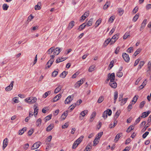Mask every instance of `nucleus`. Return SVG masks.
<instances>
[{
	"label": "nucleus",
	"mask_w": 151,
	"mask_h": 151,
	"mask_svg": "<svg viewBox=\"0 0 151 151\" xmlns=\"http://www.w3.org/2000/svg\"><path fill=\"white\" fill-rule=\"evenodd\" d=\"M37 100V98L35 97H30L26 98L24 101L28 103L33 104Z\"/></svg>",
	"instance_id": "nucleus-1"
},
{
	"label": "nucleus",
	"mask_w": 151,
	"mask_h": 151,
	"mask_svg": "<svg viewBox=\"0 0 151 151\" xmlns=\"http://www.w3.org/2000/svg\"><path fill=\"white\" fill-rule=\"evenodd\" d=\"M62 50V48H59V47H57L55 48H54L53 51V55H51L50 57H54V56L58 55Z\"/></svg>",
	"instance_id": "nucleus-2"
},
{
	"label": "nucleus",
	"mask_w": 151,
	"mask_h": 151,
	"mask_svg": "<svg viewBox=\"0 0 151 151\" xmlns=\"http://www.w3.org/2000/svg\"><path fill=\"white\" fill-rule=\"evenodd\" d=\"M74 96L73 95L70 96H69L66 99L65 101V104H68L70 103L71 101H72L73 100Z\"/></svg>",
	"instance_id": "nucleus-3"
},
{
	"label": "nucleus",
	"mask_w": 151,
	"mask_h": 151,
	"mask_svg": "<svg viewBox=\"0 0 151 151\" xmlns=\"http://www.w3.org/2000/svg\"><path fill=\"white\" fill-rule=\"evenodd\" d=\"M41 143L39 142L35 143L31 147V149L34 150L38 148L40 145Z\"/></svg>",
	"instance_id": "nucleus-4"
},
{
	"label": "nucleus",
	"mask_w": 151,
	"mask_h": 151,
	"mask_svg": "<svg viewBox=\"0 0 151 151\" xmlns=\"http://www.w3.org/2000/svg\"><path fill=\"white\" fill-rule=\"evenodd\" d=\"M108 76L110 78V82L114 81V79L115 78V74L114 73H109Z\"/></svg>",
	"instance_id": "nucleus-5"
},
{
	"label": "nucleus",
	"mask_w": 151,
	"mask_h": 151,
	"mask_svg": "<svg viewBox=\"0 0 151 151\" xmlns=\"http://www.w3.org/2000/svg\"><path fill=\"white\" fill-rule=\"evenodd\" d=\"M14 83V81H12L11 82L10 85L6 88V90L7 91H9L12 90L13 87Z\"/></svg>",
	"instance_id": "nucleus-6"
},
{
	"label": "nucleus",
	"mask_w": 151,
	"mask_h": 151,
	"mask_svg": "<svg viewBox=\"0 0 151 151\" xmlns=\"http://www.w3.org/2000/svg\"><path fill=\"white\" fill-rule=\"evenodd\" d=\"M83 79H82L80 81H77L75 84V87H79L83 83Z\"/></svg>",
	"instance_id": "nucleus-7"
},
{
	"label": "nucleus",
	"mask_w": 151,
	"mask_h": 151,
	"mask_svg": "<svg viewBox=\"0 0 151 151\" xmlns=\"http://www.w3.org/2000/svg\"><path fill=\"white\" fill-rule=\"evenodd\" d=\"M8 140L7 138H6L3 141V150L5 148L8 144Z\"/></svg>",
	"instance_id": "nucleus-8"
},
{
	"label": "nucleus",
	"mask_w": 151,
	"mask_h": 151,
	"mask_svg": "<svg viewBox=\"0 0 151 151\" xmlns=\"http://www.w3.org/2000/svg\"><path fill=\"white\" fill-rule=\"evenodd\" d=\"M109 85L113 88H116L117 86V83L114 81L110 82L109 83Z\"/></svg>",
	"instance_id": "nucleus-9"
},
{
	"label": "nucleus",
	"mask_w": 151,
	"mask_h": 151,
	"mask_svg": "<svg viewBox=\"0 0 151 151\" xmlns=\"http://www.w3.org/2000/svg\"><path fill=\"white\" fill-rule=\"evenodd\" d=\"M68 115V111H65L61 116V119L62 120H65Z\"/></svg>",
	"instance_id": "nucleus-10"
},
{
	"label": "nucleus",
	"mask_w": 151,
	"mask_h": 151,
	"mask_svg": "<svg viewBox=\"0 0 151 151\" xmlns=\"http://www.w3.org/2000/svg\"><path fill=\"white\" fill-rule=\"evenodd\" d=\"M61 95L60 94H59L56 96L52 99L53 102H55L58 101L61 97Z\"/></svg>",
	"instance_id": "nucleus-11"
},
{
	"label": "nucleus",
	"mask_w": 151,
	"mask_h": 151,
	"mask_svg": "<svg viewBox=\"0 0 151 151\" xmlns=\"http://www.w3.org/2000/svg\"><path fill=\"white\" fill-rule=\"evenodd\" d=\"M75 22L73 21H71L69 24L68 29L69 30L71 29L74 26Z\"/></svg>",
	"instance_id": "nucleus-12"
},
{
	"label": "nucleus",
	"mask_w": 151,
	"mask_h": 151,
	"mask_svg": "<svg viewBox=\"0 0 151 151\" xmlns=\"http://www.w3.org/2000/svg\"><path fill=\"white\" fill-rule=\"evenodd\" d=\"M150 113V111H148L146 112H144L142 113V115L141 116V117H142V118H145L148 116Z\"/></svg>",
	"instance_id": "nucleus-13"
},
{
	"label": "nucleus",
	"mask_w": 151,
	"mask_h": 151,
	"mask_svg": "<svg viewBox=\"0 0 151 151\" xmlns=\"http://www.w3.org/2000/svg\"><path fill=\"white\" fill-rule=\"evenodd\" d=\"M52 58H51L50 60H49L47 63V65H48L47 67L48 68H49L50 67L51 65H52V63L54 61V59L53 58V57Z\"/></svg>",
	"instance_id": "nucleus-14"
},
{
	"label": "nucleus",
	"mask_w": 151,
	"mask_h": 151,
	"mask_svg": "<svg viewBox=\"0 0 151 151\" xmlns=\"http://www.w3.org/2000/svg\"><path fill=\"white\" fill-rule=\"evenodd\" d=\"M41 2H38L37 4L35 6V10H39L41 9Z\"/></svg>",
	"instance_id": "nucleus-15"
},
{
	"label": "nucleus",
	"mask_w": 151,
	"mask_h": 151,
	"mask_svg": "<svg viewBox=\"0 0 151 151\" xmlns=\"http://www.w3.org/2000/svg\"><path fill=\"white\" fill-rule=\"evenodd\" d=\"M34 114L35 116L37 115L38 112V108L36 105H34Z\"/></svg>",
	"instance_id": "nucleus-16"
},
{
	"label": "nucleus",
	"mask_w": 151,
	"mask_h": 151,
	"mask_svg": "<svg viewBox=\"0 0 151 151\" xmlns=\"http://www.w3.org/2000/svg\"><path fill=\"white\" fill-rule=\"evenodd\" d=\"M86 26V23H83L79 26V27L78 28V29L79 31H81Z\"/></svg>",
	"instance_id": "nucleus-17"
},
{
	"label": "nucleus",
	"mask_w": 151,
	"mask_h": 151,
	"mask_svg": "<svg viewBox=\"0 0 151 151\" xmlns=\"http://www.w3.org/2000/svg\"><path fill=\"white\" fill-rule=\"evenodd\" d=\"M122 135V134L121 133H119L118 134H117L116 136L114 141H115V142H116L119 138L121 137V136Z\"/></svg>",
	"instance_id": "nucleus-18"
},
{
	"label": "nucleus",
	"mask_w": 151,
	"mask_h": 151,
	"mask_svg": "<svg viewBox=\"0 0 151 151\" xmlns=\"http://www.w3.org/2000/svg\"><path fill=\"white\" fill-rule=\"evenodd\" d=\"M118 93L117 91H115L114 93V103H115L116 102L118 98Z\"/></svg>",
	"instance_id": "nucleus-19"
},
{
	"label": "nucleus",
	"mask_w": 151,
	"mask_h": 151,
	"mask_svg": "<svg viewBox=\"0 0 151 151\" xmlns=\"http://www.w3.org/2000/svg\"><path fill=\"white\" fill-rule=\"evenodd\" d=\"M67 59V58L66 57H63V58L61 57V58L57 59L56 60V63H59L64 61Z\"/></svg>",
	"instance_id": "nucleus-20"
},
{
	"label": "nucleus",
	"mask_w": 151,
	"mask_h": 151,
	"mask_svg": "<svg viewBox=\"0 0 151 151\" xmlns=\"http://www.w3.org/2000/svg\"><path fill=\"white\" fill-rule=\"evenodd\" d=\"M93 20V18H91L89 20L88 22L86 24V26H87L89 27L91 26L92 24Z\"/></svg>",
	"instance_id": "nucleus-21"
},
{
	"label": "nucleus",
	"mask_w": 151,
	"mask_h": 151,
	"mask_svg": "<svg viewBox=\"0 0 151 151\" xmlns=\"http://www.w3.org/2000/svg\"><path fill=\"white\" fill-rule=\"evenodd\" d=\"M67 73L68 72L64 71L60 74V77L63 78H64L65 77Z\"/></svg>",
	"instance_id": "nucleus-22"
},
{
	"label": "nucleus",
	"mask_w": 151,
	"mask_h": 151,
	"mask_svg": "<svg viewBox=\"0 0 151 151\" xmlns=\"http://www.w3.org/2000/svg\"><path fill=\"white\" fill-rule=\"evenodd\" d=\"M147 19H145L142 22V23L141 26V28H142L143 29L145 27L146 23H147Z\"/></svg>",
	"instance_id": "nucleus-23"
},
{
	"label": "nucleus",
	"mask_w": 151,
	"mask_h": 151,
	"mask_svg": "<svg viewBox=\"0 0 151 151\" xmlns=\"http://www.w3.org/2000/svg\"><path fill=\"white\" fill-rule=\"evenodd\" d=\"M116 62V60H112L111 61L109 65V67L110 68V69H111L112 67L113 66V64L114 63H115Z\"/></svg>",
	"instance_id": "nucleus-24"
},
{
	"label": "nucleus",
	"mask_w": 151,
	"mask_h": 151,
	"mask_svg": "<svg viewBox=\"0 0 151 151\" xmlns=\"http://www.w3.org/2000/svg\"><path fill=\"white\" fill-rule=\"evenodd\" d=\"M104 97L103 96H101L99 98L97 102L98 103H100L104 101Z\"/></svg>",
	"instance_id": "nucleus-25"
},
{
	"label": "nucleus",
	"mask_w": 151,
	"mask_h": 151,
	"mask_svg": "<svg viewBox=\"0 0 151 151\" xmlns=\"http://www.w3.org/2000/svg\"><path fill=\"white\" fill-rule=\"evenodd\" d=\"M62 87L61 86H59L55 88V90L54 93H58L61 89Z\"/></svg>",
	"instance_id": "nucleus-26"
},
{
	"label": "nucleus",
	"mask_w": 151,
	"mask_h": 151,
	"mask_svg": "<svg viewBox=\"0 0 151 151\" xmlns=\"http://www.w3.org/2000/svg\"><path fill=\"white\" fill-rule=\"evenodd\" d=\"M54 125L53 124H50L47 127L46 129V130L47 131H50L53 128Z\"/></svg>",
	"instance_id": "nucleus-27"
},
{
	"label": "nucleus",
	"mask_w": 151,
	"mask_h": 151,
	"mask_svg": "<svg viewBox=\"0 0 151 151\" xmlns=\"http://www.w3.org/2000/svg\"><path fill=\"white\" fill-rule=\"evenodd\" d=\"M120 113V111L119 110H118L114 116V119H116L119 117Z\"/></svg>",
	"instance_id": "nucleus-28"
},
{
	"label": "nucleus",
	"mask_w": 151,
	"mask_h": 151,
	"mask_svg": "<svg viewBox=\"0 0 151 151\" xmlns=\"http://www.w3.org/2000/svg\"><path fill=\"white\" fill-rule=\"evenodd\" d=\"M134 126L133 125H131L129 126L127 129L126 130L127 132L129 133L130 132L131 130L134 129Z\"/></svg>",
	"instance_id": "nucleus-29"
},
{
	"label": "nucleus",
	"mask_w": 151,
	"mask_h": 151,
	"mask_svg": "<svg viewBox=\"0 0 151 151\" xmlns=\"http://www.w3.org/2000/svg\"><path fill=\"white\" fill-rule=\"evenodd\" d=\"M96 115V112H93V114L91 115L90 118V122H92L94 118L95 117Z\"/></svg>",
	"instance_id": "nucleus-30"
},
{
	"label": "nucleus",
	"mask_w": 151,
	"mask_h": 151,
	"mask_svg": "<svg viewBox=\"0 0 151 151\" xmlns=\"http://www.w3.org/2000/svg\"><path fill=\"white\" fill-rule=\"evenodd\" d=\"M84 137L83 136H81L78 139H77L76 141L79 144L83 140V138Z\"/></svg>",
	"instance_id": "nucleus-31"
},
{
	"label": "nucleus",
	"mask_w": 151,
	"mask_h": 151,
	"mask_svg": "<svg viewBox=\"0 0 151 151\" xmlns=\"http://www.w3.org/2000/svg\"><path fill=\"white\" fill-rule=\"evenodd\" d=\"M54 49V47H51L47 51V53L48 54H51L52 52L53 53V51Z\"/></svg>",
	"instance_id": "nucleus-32"
},
{
	"label": "nucleus",
	"mask_w": 151,
	"mask_h": 151,
	"mask_svg": "<svg viewBox=\"0 0 151 151\" xmlns=\"http://www.w3.org/2000/svg\"><path fill=\"white\" fill-rule=\"evenodd\" d=\"M108 110L105 111L103 114L102 117L104 119H106L107 118L108 114Z\"/></svg>",
	"instance_id": "nucleus-33"
},
{
	"label": "nucleus",
	"mask_w": 151,
	"mask_h": 151,
	"mask_svg": "<svg viewBox=\"0 0 151 151\" xmlns=\"http://www.w3.org/2000/svg\"><path fill=\"white\" fill-rule=\"evenodd\" d=\"M88 111L87 110H85L81 112L80 115H81L82 116L84 117L86 114L88 113Z\"/></svg>",
	"instance_id": "nucleus-34"
},
{
	"label": "nucleus",
	"mask_w": 151,
	"mask_h": 151,
	"mask_svg": "<svg viewBox=\"0 0 151 151\" xmlns=\"http://www.w3.org/2000/svg\"><path fill=\"white\" fill-rule=\"evenodd\" d=\"M145 64V62L144 61H141L139 63V65L138 67L137 68V70H138L140 69Z\"/></svg>",
	"instance_id": "nucleus-35"
},
{
	"label": "nucleus",
	"mask_w": 151,
	"mask_h": 151,
	"mask_svg": "<svg viewBox=\"0 0 151 151\" xmlns=\"http://www.w3.org/2000/svg\"><path fill=\"white\" fill-rule=\"evenodd\" d=\"M138 98V96L137 95H135L133 98V100L132 101V102L134 103H132V104H134L137 101V99Z\"/></svg>",
	"instance_id": "nucleus-36"
},
{
	"label": "nucleus",
	"mask_w": 151,
	"mask_h": 151,
	"mask_svg": "<svg viewBox=\"0 0 151 151\" xmlns=\"http://www.w3.org/2000/svg\"><path fill=\"white\" fill-rule=\"evenodd\" d=\"M42 122V120L40 118L38 119L36 121V125L37 126H40Z\"/></svg>",
	"instance_id": "nucleus-37"
},
{
	"label": "nucleus",
	"mask_w": 151,
	"mask_h": 151,
	"mask_svg": "<svg viewBox=\"0 0 151 151\" xmlns=\"http://www.w3.org/2000/svg\"><path fill=\"white\" fill-rule=\"evenodd\" d=\"M147 83V81L146 80H145L143 83L142 85H141L140 86V88L141 89H142L145 86Z\"/></svg>",
	"instance_id": "nucleus-38"
},
{
	"label": "nucleus",
	"mask_w": 151,
	"mask_h": 151,
	"mask_svg": "<svg viewBox=\"0 0 151 151\" xmlns=\"http://www.w3.org/2000/svg\"><path fill=\"white\" fill-rule=\"evenodd\" d=\"M95 66L94 65L90 66L88 69V71L89 72H91L94 70Z\"/></svg>",
	"instance_id": "nucleus-39"
},
{
	"label": "nucleus",
	"mask_w": 151,
	"mask_h": 151,
	"mask_svg": "<svg viewBox=\"0 0 151 151\" xmlns=\"http://www.w3.org/2000/svg\"><path fill=\"white\" fill-rule=\"evenodd\" d=\"M79 144L75 141L72 147V149H75Z\"/></svg>",
	"instance_id": "nucleus-40"
},
{
	"label": "nucleus",
	"mask_w": 151,
	"mask_h": 151,
	"mask_svg": "<svg viewBox=\"0 0 151 151\" xmlns=\"http://www.w3.org/2000/svg\"><path fill=\"white\" fill-rule=\"evenodd\" d=\"M119 34H116L115 35H114L111 38V39H112V40H114L116 41L119 38Z\"/></svg>",
	"instance_id": "nucleus-41"
},
{
	"label": "nucleus",
	"mask_w": 151,
	"mask_h": 151,
	"mask_svg": "<svg viewBox=\"0 0 151 151\" xmlns=\"http://www.w3.org/2000/svg\"><path fill=\"white\" fill-rule=\"evenodd\" d=\"M9 7V6L7 5L6 4H3L2 6L3 9L4 10H7Z\"/></svg>",
	"instance_id": "nucleus-42"
},
{
	"label": "nucleus",
	"mask_w": 151,
	"mask_h": 151,
	"mask_svg": "<svg viewBox=\"0 0 151 151\" xmlns=\"http://www.w3.org/2000/svg\"><path fill=\"white\" fill-rule=\"evenodd\" d=\"M103 132H99L97 134L96 138H97L98 139H99L103 135Z\"/></svg>",
	"instance_id": "nucleus-43"
},
{
	"label": "nucleus",
	"mask_w": 151,
	"mask_h": 151,
	"mask_svg": "<svg viewBox=\"0 0 151 151\" xmlns=\"http://www.w3.org/2000/svg\"><path fill=\"white\" fill-rule=\"evenodd\" d=\"M142 117H141V116H139L135 121L134 124L136 125L141 120Z\"/></svg>",
	"instance_id": "nucleus-44"
},
{
	"label": "nucleus",
	"mask_w": 151,
	"mask_h": 151,
	"mask_svg": "<svg viewBox=\"0 0 151 151\" xmlns=\"http://www.w3.org/2000/svg\"><path fill=\"white\" fill-rule=\"evenodd\" d=\"M141 50L140 49H138L135 52L134 54L135 56H136L141 51Z\"/></svg>",
	"instance_id": "nucleus-45"
},
{
	"label": "nucleus",
	"mask_w": 151,
	"mask_h": 151,
	"mask_svg": "<svg viewBox=\"0 0 151 151\" xmlns=\"http://www.w3.org/2000/svg\"><path fill=\"white\" fill-rule=\"evenodd\" d=\"M76 104H73L71 105L69 107V108L71 110H72L76 105Z\"/></svg>",
	"instance_id": "nucleus-46"
},
{
	"label": "nucleus",
	"mask_w": 151,
	"mask_h": 151,
	"mask_svg": "<svg viewBox=\"0 0 151 151\" xmlns=\"http://www.w3.org/2000/svg\"><path fill=\"white\" fill-rule=\"evenodd\" d=\"M139 17V15L138 14H137L134 17L133 20L134 22H136L138 18Z\"/></svg>",
	"instance_id": "nucleus-47"
},
{
	"label": "nucleus",
	"mask_w": 151,
	"mask_h": 151,
	"mask_svg": "<svg viewBox=\"0 0 151 151\" xmlns=\"http://www.w3.org/2000/svg\"><path fill=\"white\" fill-rule=\"evenodd\" d=\"M50 91H49L45 92V93L44 95L43 96V97H44V98H46L49 94H50Z\"/></svg>",
	"instance_id": "nucleus-48"
},
{
	"label": "nucleus",
	"mask_w": 151,
	"mask_h": 151,
	"mask_svg": "<svg viewBox=\"0 0 151 151\" xmlns=\"http://www.w3.org/2000/svg\"><path fill=\"white\" fill-rule=\"evenodd\" d=\"M110 41L111 40H110V38H108L105 41L104 44L106 45H107L109 43H110Z\"/></svg>",
	"instance_id": "nucleus-49"
},
{
	"label": "nucleus",
	"mask_w": 151,
	"mask_h": 151,
	"mask_svg": "<svg viewBox=\"0 0 151 151\" xmlns=\"http://www.w3.org/2000/svg\"><path fill=\"white\" fill-rule=\"evenodd\" d=\"M58 72L56 71H54L52 73V77H55L58 74Z\"/></svg>",
	"instance_id": "nucleus-50"
},
{
	"label": "nucleus",
	"mask_w": 151,
	"mask_h": 151,
	"mask_svg": "<svg viewBox=\"0 0 151 151\" xmlns=\"http://www.w3.org/2000/svg\"><path fill=\"white\" fill-rule=\"evenodd\" d=\"M145 101H143L141 102L139 105V108H142L145 105Z\"/></svg>",
	"instance_id": "nucleus-51"
},
{
	"label": "nucleus",
	"mask_w": 151,
	"mask_h": 151,
	"mask_svg": "<svg viewBox=\"0 0 151 151\" xmlns=\"http://www.w3.org/2000/svg\"><path fill=\"white\" fill-rule=\"evenodd\" d=\"M132 104H133L132 103L131 104H130L128 106L127 109L128 111H130V110L132 109Z\"/></svg>",
	"instance_id": "nucleus-52"
},
{
	"label": "nucleus",
	"mask_w": 151,
	"mask_h": 151,
	"mask_svg": "<svg viewBox=\"0 0 151 151\" xmlns=\"http://www.w3.org/2000/svg\"><path fill=\"white\" fill-rule=\"evenodd\" d=\"M52 117V115H49L47 116L45 118V119L46 121H47L50 120L51 118Z\"/></svg>",
	"instance_id": "nucleus-53"
},
{
	"label": "nucleus",
	"mask_w": 151,
	"mask_h": 151,
	"mask_svg": "<svg viewBox=\"0 0 151 151\" xmlns=\"http://www.w3.org/2000/svg\"><path fill=\"white\" fill-rule=\"evenodd\" d=\"M129 36H130L129 32H127L124 35L123 38L124 39H126Z\"/></svg>",
	"instance_id": "nucleus-54"
},
{
	"label": "nucleus",
	"mask_w": 151,
	"mask_h": 151,
	"mask_svg": "<svg viewBox=\"0 0 151 151\" xmlns=\"http://www.w3.org/2000/svg\"><path fill=\"white\" fill-rule=\"evenodd\" d=\"M116 75L119 77H122L123 75V73L122 72H118L116 73Z\"/></svg>",
	"instance_id": "nucleus-55"
},
{
	"label": "nucleus",
	"mask_w": 151,
	"mask_h": 151,
	"mask_svg": "<svg viewBox=\"0 0 151 151\" xmlns=\"http://www.w3.org/2000/svg\"><path fill=\"white\" fill-rule=\"evenodd\" d=\"M101 22V21L100 19H99L96 22V24L97 25L95 27H98V26L100 24Z\"/></svg>",
	"instance_id": "nucleus-56"
},
{
	"label": "nucleus",
	"mask_w": 151,
	"mask_h": 151,
	"mask_svg": "<svg viewBox=\"0 0 151 151\" xmlns=\"http://www.w3.org/2000/svg\"><path fill=\"white\" fill-rule=\"evenodd\" d=\"M133 47H130L128 48L127 50V52L129 53H131L133 51Z\"/></svg>",
	"instance_id": "nucleus-57"
},
{
	"label": "nucleus",
	"mask_w": 151,
	"mask_h": 151,
	"mask_svg": "<svg viewBox=\"0 0 151 151\" xmlns=\"http://www.w3.org/2000/svg\"><path fill=\"white\" fill-rule=\"evenodd\" d=\"M149 132H146L142 136V138L144 139L147 136Z\"/></svg>",
	"instance_id": "nucleus-58"
},
{
	"label": "nucleus",
	"mask_w": 151,
	"mask_h": 151,
	"mask_svg": "<svg viewBox=\"0 0 151 151\" xmlns=\"http://www.w3.org/2000/svg\"><path fill=\"white\" fill-rule=\"evenodd\" d=\"M91 143H89L86 147V149H91Z\"/></svg>",
	"instance_id": "nucleus-59"
},
{
	"label": "nucleus",
	"mask_w": 151,
	"mask_h": 151,
	"mask_svg": "<svg viewBox=\"0 0 151 151\" xmlns=\"http://www.w3.org/2000/svg\"><path fill=\"white\" fill-rule=\"evenodd\" d=\"M118 10H119V14L120 16L122 15L123 14V12H124V11L123 10V9H119Z\"/></svg>",
	"instance_id": "nucleus-60"
},
{
	"label": "nucleus",
	"mask_w": 151,
	"mask_h": 151,
	"mask_svg": "<svg viewBox=\"0 0 151 151\" xmlns=\"http://www.w3.org/2000/svg\"><path fill=\"white\" fill-rule=\"evenodd\" d=\"M114 17L113 16H111L109 19L108 21L109 22H110L111 23H112L114 21Z\"/></svg>",
	"instance_id": "nucleus-61"
},
{
	"label": "nucleus",
	"mask_w": 151,
	"mask_h": 151,
	"mask_svg": "<svg viewBox=\"0 0 151 151\" xmlns=\"http://www.w3.org/2000/svg\"><path fill=\"white\" fill-rule=\"evenodd\" d=\"M34 130L33 129H31L28 132V134L29 136H31L33 133Z\"/></svg>",
	"instance_id": "nucleus-62"
},
{
	"label": "nucleus",
	"mask_w": 151,
	"mask_h": 151,
	"mask_svg": "<svg viewBox=\"0 0 151 151\" xmlns=\"http://www.w3.org/2000/svg\"><path fill=\"white\" fill-rule=\"evenodd\" d=\"M97 138H96L93 141V146H95L98 143L99 141Z\"/></svg>",
	"instance_id": "nucleus-63"
},
{
	"label": "nucleus",
	"mask_w": 151,
	"mask_h": 151,
	"mask_svg": "<svg viewBox=\"0 0 151 151\" xmlns=\"http://www.w3.org/2000/svg\"><path fill=\"white\" fill-rule=\"evenodd\" d=\"M146 9L148 10L151 8V4H148L146 6Z\"/></svg>",
	"instance_id": "nucleus-64"
}]
</instances>
